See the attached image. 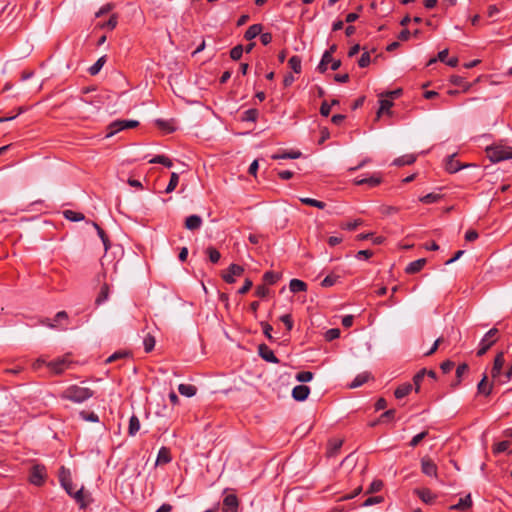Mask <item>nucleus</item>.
<instances>
[{
  "instance_id": "nucleus-59",
  "label": "nucleus",
  "mask_w": 512,
  "mask_h": 512,
  "mask_svg": "<svg viewBox=\"0 0 512 512\" xmlns=\"http://www.w3.org/2000/svg\"><path fill=\"white\" fill-rule=\"evenodd\" d=\"M382 500H383V498L381 496H372V497L367 498L363 502L362 506H364V507L372 506L374 504H378V503L382 502Z\"/></svg>"
},
{
  "instance_id": "nucleus-20",
  "label": "nucleus",
  "mask_w": 512,
  "mask_h": 512,
  "mask_svg": "<svg viewBox=\"0 0 512 512\" xmlns=\"http://www.w3.org/2000/svg\"><path fill=\"white\" fill-rule=\"evenodd\" d=\"M262 32L261 24H253L251 25L245 32L244 37L246 40H252L256 38Z\"/></svg>"
},
{
  "instance_id": "nucleus-61",
  "label": "nucleus",
  "mask_w": 512,
  "mask_h": 512,
  "mask_svg": "<svg viewBox=\"0 0 512 512\" xmlns=\"http://www.w3.org/2000/svg\"><path fill=\"white\" fill-rule=\"evenodd\" d=\"M383 487V483L382 481L380 480H374L371 484H370V487L368 489V493H374V492H378L382 489Z\"/></svg>"
},
{
  "instance_id": "nucleus-64",
  "label": "nucleus",
  "mask_w": 512,
  "mask_h": 512,
  "mask_svg": "<svg viewBox=\"0 0 512 512\" xmlns=\"http://www.w3.org/2000/svg\"><path fill=\"white\" fill-rule=\"evenodd\" d=\"M440 368L443 373H449L454 368V362L446 360L440 365Z\"/></svg>"
},
{
  "instance_id": "nucleus-10",
  "label": "nucleus",
  "mask_w": 512,
  "mask_h": 512,
  "mask_svg": "<svg viewBox=\"0 0 512 512\" xmlns=\"http://www.w3.org/2000/svg\"><path fill=\"white\" fill-rule=\"evenodd\" d=\"M258 353L260 357L267 362L274 364H278L280 362L279 359L274 355V352L266 344H260L258 346Z\"/></svg>"
},
{
  "instance_id": "nucleus-13",
  "label": "nucleus",
  "mask_w": 512,
  "mask_h": 512,
  "mask_svg": "<svg viewBox=\"0 0 512 512\" xmlns=\"http://www.w3.org/2000/svg\"><path fill=\"white\" fill-rule=\"evenodd\" d=\"M203 221L202 218L198 215H190L185 219V228L191 231L198 230Z\"/></svg>"
},
{
  "instance_id": "nucleus-56",
  "label": "nucleus",
  "mask_w": 512,
  "mask_h": 512,
  "mask_svg": "<svg viewBox=\"0 0 512 512\" xmlns=\"http://www.w3.org/2000/svg\"><path fill=\"white\" fill-rule=\"evenodd\" d=\"M360 224H361V220L357 219V220H354V221H351V222L342 223L340 225V227L342 229L352 231V230H355Z\"/></svg>"
},
{
  "instance_id": "nucleus-5",
  "label": "nucleus",
  "mask_w": 512,
  "mask_h": 512,
  "mask_svg": "<svg viewBox=\"0 0 512 512\" xmlns=\"http://www.w3.org/2000/svg\"><path fill=\"white\" fill-rule=\"evenodd\" d=\"M139 125V122L136 120H116L109 125L110 133L109 136L122 131L124 129L135 128Z\"/></svg>"
},
{
  "instance_id": "nucleus-23",
  "label": "nucleus",
  "mask_w": 512,
  "mask_h": 512,
  "mask_svg": "<svg viewBox=\"0 0 512 512\" xmlns=\"http://www.w3.org/2000/svg\"><path fill=\"white\" fill-rule=\"evenodd\" d=\"M380 107L377 111V116L380 117L382 114L390 113V108L393 106V102L391 99L382 98L379 100Z\"/></svg>"
},
{
  "instance_id": "nucleus-51",
  "label": "nucleus",
  "mask_w": 512,
  "mask_h": 512,
  "mask_svg": "<svg viewBox=\"0 0 512 512\" xmlns=\"http://www.w3.org/2000/svg\"><path fill=\"white\" fill-rule=\"evenodd\" d=\"M244 52V48L242 45H236L233 47L230 51V57L231 59L237 61L242 57V54Z\"/></svg>"
},
{
  "instance_id": "nucleus-7",
  "label": "nucleus",
  "mask_w": 512,
  "mask_h": 512,
  "mask_svg": "<svg viewBox=\"0 0 512 512\" xmlns=\"http://www.w3.org/2000/svg\"><path fill=\"white\" fill-rule=\"evenodd\" d=\"M244 272L242 266L237 264H231L227 271L222 274V277L225 282L231 284L235 282L236 277H240Z\"/></svg>"
},
{
  "instance_id": "nucleus-49",
  "label": "nucleus",
  "mask_w": 512,
  "mask_h": 512,
  "mask_svg": "<svg viewBox=\"0 0 512 512\" xmlns=\"http://www.w3.org/2000/svg\"><path fill=\"white\" fill-rule=\"evenodd\" d=\"M425 376H426V369H422L419 372H417L415 374V376L413 377V382H414L417 392L419 391L421 382L423 381Z\"/></svg>"
},
{
  "instance_id": "nucleus-9",
  "label": "nucleus",
  "mask_w": 512,
  "mask_h": 512,
  "mask_svg": "<svg viewBox=\"0 0 512 512\" xmlns=\"http://www.w3.org/2000/svg\"><path fill=\"white\" fill-rule=\"evenodd\" d=\"M505 364L504 352H499L494 358L493 366L491 369V376L497 379L501 376L502 369Z\"/></svg>"
},
{
  "instance_id": "nucleus-40",
  "label": "nucleus",
  "mask_w": 512,
  "mask_h": 512,
  "mask_svg": "<svg viewBox=\"0 0 512 512\" xmlns=\"http://www.w3.org/2000/svg\"><path fill=\"white\" fill-rule=\"evenodd\" d=\"M155 338L151 334H147L143 339V345L145 352H151L155 347Z\"/></svg>"
},
{
  "instance_id": "nucleus-15",
  "label": "nucleus",
  "mask_w": 512,
  "mask_h": 512,
  "mask_svg": "<svg viewBox=\"0 0 512 512\" xmlns=\"http://www.w3.org/2000/svg\"><path fill=\"white\" fill-rule=\"evenodd\" d=\"M426 264V259L424 258H420V259H417L415 261H412L410 262L406 268H405V272L407 274H414V273H417L419 272L420 270L423 269V267L425 266Z\"/></svg>"
},
{
  "instance_id": "nucleus-46",
  "label": "nucleus",
  "mask_w": 512,
  "mask_h": 512,
  "mask_svg": "<svg viewBox=\"0 0 512 512\" xmlns=\"http://www.w3.org/2000/svg\"><path fill=\"white\" fill-rule=\"evenodd\" d=\"M510 447L509 441H501L493 446V453L494 454H500L507 452Z\"/></svg>"
},
{
  "instance_id": "nucleus-2",
  "label": "nucleus",
  "mask_w": 512,
  "mask_h": 512,
  "mask_svg": "<svg viewBox=\"0 0 512 512\" xmlns=\"http://www.w3.org/2000/svg\"><path fill=\"white\" fill-rule=\"evenodd\" d=\"M487 155L492 162L512 159V147L495 145L487 149Z\"/></svg>"
},
{
  "instance_id": "nucleus-6",
  "label": "nucleus",
  "mask_w": 512,
  "mask_h": 512,
  "mask_svg": "<svg viewBox=\"0 0 512 512\" xmlns=\"http://www.w3.org/2000/svg\"><path fill=\"white\" fill-rule=\"evenodd\" d=\"M71 364V361L67 356L61 357L55 360L48 362L47 367L54 372L55 374H60L64 370H66Z\"/></svg>"
},
{
  "instance_id": "nucleus-37",
  "label": "nucleus",
  "mask_w": 512,
  "mask_h": 512,
  "mask_svg": "<svg viewBox=\"0 0 512 512\" xmlns=\"http://www.w3.org/2000/svg\"><path fill=\"white\" fill-rule=\"evenodd\" d=\"M106 62V59H105V56L103 57H100L89 69V73L90 75H96L100 72V70L102 69L103 65L105 64Z\"/></svg>"
},
{
  "instance_id": "nucleus-4",
  "label": "nucleus",
  "mask_w": 512,
  "mask_h": 512,
  "mask_svg": "<svg viewBox=\"0 0 512 512\" xmlns=\"http://www.w3.org/2000/svg\"><path fill=\"white\" fill-rule=\"evenodd\" d=\"M498 329L491 328L481 339L479 343V348L476 352L478 357H482L487 353V351L492 347V345L497 341Z\"/></svg>"
},
{
  "instance_id": "nucleus-41",
  "label": "nucleus",
  "mask_w": 512,
  "mask_h": 512,
  "mask_svg": "<svg viewBox=\"0 0 512 512\" xmlns=\"http://www.w3.org/2000/svg\"><path fill=\"white\" fill-rule=\"evenodd\" d=\"M441 198H442V196L440 194L428 193V194L420 197L419 200L425 204H432V203L438 202Z\"/></svg>"
},
{
  "instance_id": "nucleus-19",
  "label": "nucleus",
  "mask_w": 512,
  "mask_h": 512,
  "mask_svg": "<svg viewBox=\"0 0 512 512\" xmlns=\"http://www.w3.org/2000/svg\"><path fill=\"white\" fill-rule=\"evenodd\" d=\"M170 461H171V455H170L169 449L167 447H161L158 452V455H157L156 464L157 465L167 464Z\"/></svg>"
},
{
  "instance_id": "nucleus-32",
  "label": "nucleus",
  "mask_w": 512,
  "mask_h": 512,
  "mask_svg": "<svg viewBox=\"0 0 512 512\" xmlns=\"http://www.w3.org/2000/svg\"><path fill=\"white\" fill-rule=\"evenodd\" d=\"M205 252L208 255L209 260L214 264L218 263L221 258L220 252L213 246L207 247Z\"/></svg>"
},
{
  "instance_id": "nucleus-17",
  "label": "nucleus",
  "mask_w": 512,
  "mask_h": 512,
  "mask_svg": "<svg viewBox=\"0 0 512 512\" xmlns=\"http://www.w3.org/2000/svg\"><path fill=\"white\" fill-rule=\"evenodd\" d=\"M472 505V500L470 495H466L463 498H460L458 503L452 505L450 507L451 510H458V511H464L468 508H470Z\"/></svg>"
},
{
  "instance_id": "nucleus-25",
  "label": "nucleus",
  "mask_w": 512,
  "mask_h": 512,
  "mask_svg": "<svg viewBox=\"0 0 512 512\" xmlns=\"http://www.w3.org/2000/svg\"><path fill=\"white\" fill-rule=\"evenodd\" d=\"M369 378H370V373L369 372H363V373L358 374L355 377V379L351 382L350 388L360 387L361 385L366 383Z\"/></svg>"
},
{
  "instance_id": "nucleus-33",
  "label": "nucleus",
  "mask_w": 512,
  "mask_h": 512,
  "mask_svg": "<svg viewBox=\"0 0 512 512\" xmlns=\"http://www.w3.org/2000/svg\"><path fill=\"white\" fill-rule=\"evenodd\" d=\"M149 162L153 164H162L168 168L173 165L172 161L165 155H156Z\"/></svg>"
},
{
  "instance_id": "nucleus-3",
  "label": "nucleus",
  "mask_w": 512,
  "mask_h": 512,
  "mask_svg": "<svg viewBox=\"0 0 512 512\" xmlns=\"http://www.w3.org/2000/svg\"><path fill=\"white\" fill-rule=\"evenodd\" d=\"M48 475L46 467L42 464H34L30 468L28 481L30 484L40 487L46 482Z\"/></svg>"
},
{
  "instance_id": "nucleus-31",
  "label": "nucleus",
  "mask_w": 512,
  "mask_h": 512,
  "mask_svg": "<svg viewBox=\"0 0 512 512\" xmlns=\"http://www.w3.org/2000/svg\"><path fill=\"white\" fill-rule=\"evenodd\" d=\"M289 67L297 74L301 72L302 61L301 58L297 55L292 56L288 61Z\"/></svg>"
},
{
  "instance_id": "nucleus-50",
  "label": "nucleus",
  "mask_w": 512,
  "mask_h": 512,
  "mask_svg": "<svg viewBox=\"0 0 512 512\" xmlns=\"http://www.w3.org/2000/svg\"><path fill=\"white\" fill-rule=\"evenodd\" d=\"M130 357V353L127 352V351H117L115 353H113L111 356H109L106 360L107 363H110V362H114L118 359H122V358H128Z\"/></svg>"
},
{
  "instance_id": "nucleus-27",
  "label": "nucleus",
  "mask_w": 512,
  "mask_h": 512,
  "mask_svg": "<svg viewBox=\"0 0 512 512\" xmlns=\"http://www.w3.org/2000/svg\"><path fill=\"white\" fill-rule=\"evenodd\" d=\"M109 286L108 284H103L100 288V291H99V294L95 300V303L97 305H101L102 303H104L105 301L108 300L109 298Z\"/></svg>"
},
{
  "instance_id": "nucleus-22",
  "label": "nucleus",
  "mask_w": 512,
  "mask_h": 512,
  "mask_svg": "<svg viewBox=\"0 0 512 512\" xmlns=\"http://www.w3.org/2000/svg\"><path fill=\"white\" fill-rule=\"evenodd\" d=\"M417 494L419 498L427 504H432L436 498V495L433 494L432 491L429 489L418 490Z\"/></svg>"
},
{
  "instance_id": "nucleus-44",
  "label": "nucleus",
  "mask_w": 512,
  "mask_h": 512,
  "mask_svg": "<svg viewBox=\"0 0 512 512\" xmlns=\"http://www.w3.org/2000/svg\"><path fill=\"white\" fill-rule=\"evenodd\" d=\"M301 156L300 151L285 152L282 154H275L272 156L273 159H297Z\"/></svg>"
},
{
  "instance_id": "nucleus-57",
  "label": "nucleus",
  "mask_w": 512,
  "mask_h": 512,
  "mask_svg": "<svg viewBox=\"0 0 512 512\" xmlns=\"http://www.w3.org/2000/svg\"><path fill=\"white\" fill-rule=\"evenodd\" d=\"M113 5L111 3H107L105 5H103L96 13H95V17L96 18H100L101 16L105 15V14H108L112 9H113Z\"/></svg>"
},
{
  "instance_id": "nucleus-55",
  "label": "nucleus",
  "mask_w": 512,
  "mask_h": 512,
  "mask_svg": "<svg viewBox=\"0 0 512 512\" xmlns=\"http://www.w3.org/2000/svg\"><path fill=\"white\" fill-rule=\"evenodd\" d=\"M427 434H428V432H427V431H423V432H421V433H419V434L415 435V436L411 439V441H410L409 445H410L411 447H416V446H417V445H418V444H419V443H420V442H421V441H422V440L427 436Z\"/></svg>"
},
{
  "instance_id": "nucleus-28",
  "label": "nucleus",
  "mask_w": 512,
  "mask_h": 512,
  "mask_svg": "<svg viewBox=\"0 0 512 512\" xmlns=\"http://www.w3.org/2000/svg\"><path fill=\"white\" fill-rule=\"evenodd\" d=\"M463 166L460 165V163L454 159V155L449 156L447 162H446V170L449 173H456L458 172Z\"/></svg>"
},
{
  "instance_id": "nucleus-8",
  "label": "nucleus",
  "mask_w": 512,
  "mask_h": 512,
  "mask_svg": "<svg viewBox=\"0 0 512 512\" xmlns=\"http://www.w3.org/2000/svg\"><path fill=\"white\" fill-rule=\"evenodd\" d=\"M239 500L235 494H228L223 499L222 512H237Z\"/></svg>"
},
{
  "instance_id": "nucleus-38",
  "label": "nucleus",
  "mask_w": 512,
  "mask_h": 512,
  "mask_svg": "<svg viewBox=\"0 0 512 512\" xmlns=\"http://www.w3.org/2000/svg\"><path fill=\"white\" fill-rule=\"evenodd\" d=\"M75 499V501L80 505V508L84 509L87 507V502L85 501V496L83 493V488L74 491L73 495H71Z\"/></svg>"
},
{
  "instance_id": "nucleus-47",
  "label": "nucleus",
  "mask_w": 512,
  "mask_h": 512,
  "mask_svg": "<svg viewBox=\"0 0 512 512\" xmlns=\"http://www.w3.org/2000/svg\"><path fill=\"white\" fill-rule=\"evenodd\" d=\"M295 378L298 382L306 383L313 379V373L310 371H301L296 374Z\"/></svg>"
},
{
  "instance_id": "nucleus-43",
  "label": "nucleus",
  "mask_w": 512,
  "mask_h": 512,
  "mask_svg": "<svg viewBox=\"0 0 512 512\" xmlns=\"http://www.w3.org/2000/svg\"><path fill=\"white\" fill-rule=\"evenodd\" d=\"M178 183H179V175L176 172H172L170 181L165 189V192L171 193L172 191H174L175 188L177 187Z\"/></svg>"
},
{
  "instance_id": "nucleus-54",
  "label": "nucleus",
  "mask_w": 512,
  "mask_h": 512,
  "mask_svg": "<svg viewBox=\"0 0 512 512\" xmlns=\"http://www.w3.org/2000/svg\"><path fill=\"white\" fill-rule=\"evenodd\" d=\"M279 319L286 326L288 331L293 329V320L290 314H284Z\"/></svg>"
},
{
  "instance_id": "nucleus-11",
  "label": "nucleus",
  "mask_w": 512,
  "mask_h": 512,
  "mask_svg": "<svg viewBox=\"0 0 512 512\" xmlns=\"http://www.w3.org/2000/svg\"><path fill=\"white\" fill-rule=\"evenodd\" d=\"M421 470L427 476L437 477V466L430 458H422Z\"/></svg>"
},
{
  "instance_id": "nucleus-39",
  "label": "nucleus",
  "mask_w": 512,
  "mask_h": 512,
  "mask_svg": "<svg viewBox=\"0 0 512 512\" xmlns=\"http://www.w3.org/2000/svg\"><path fill=\"white\" fill-rule=\"evenodd\" d=\"M280 279V275L273 271H267L263 275V280L266 284L273 285Z\"/></svg>"
},
{
  "instance_id": "nucleus-14",
  "label": "nucleus",
  "mask_w": 512,
  "mask_h": 512,
  "mask_svg": "<svg viewBox=\"0 0 512 512\" xmlns=\"http://www.w3.org/2000/svg\"><path fill=\"white\" fill-rule=\"evenodd\" d=\"M487 379H488L487 374L484 373L482 379L480 380V382L477 385L478 393L485 395V396H489L492 393V389H493V384L492 383L488 384Z\"/></svg>"
},
{
  "instance_id": "nucleus-21",
  "label": "nucleus",
  "mask_w": 512,
  "mask_h": 512,
  "mask_svg": "<svg viewBox=\"0 0 512 512\" xmlns=\"http://www.w3.org/2000/svg\"><path fill=\"white\" fill-rule=\"evenodd\" d=\"M178 391L182 396L192 397L196 394L197 388L191 384H180L178 386Z\"/></svg>"
},
{
  "instance_id": "nucleus-30",
  "label": "nucleus",
  "mask_w": 512,
  "mask_h": 512,
  "mask_svg": "<svg viewBox=\"0 0 512 512\" xmlns=\"http://www.w3.org/2000/svg\"><path fill=\"white\" fill-rule=\"evenodd\" d=\"M331 61H332V55H331V53L329 51H326L323 54L322 59H321L320 63L317 66V70L320 73H324L327 70V65L329 63H331Z\"/></svg>"
},
{
  "instance_id": "nucleus-63",
  "label": "nucleus",
  "mask_w": 512,
  "mask_h": 512,
  "mask_svg": "<svg viewBox=\"0 0 512 512\" xmlns=\"http://www.w3.org/2000/svg\"><path fill=\"white\" fill-rule=\"evenodd\" d=\"M261 326H262V329H263V333L264 335L270 340L272 341L273 340V337H272V326L269 324V323H266V322H263L261 323Z\"/></svg>"
},
{
  "instance_id": "nucleus-58",
  "label": "nucleus",
  "mask_w": 512,
  "mask_h": 512,
  "mask_svg": "<svg viewBox=\"0 0 512 512\" xmlns=\"http://www.w3.org/2000/svg\"><path fill=\"white\" fill-rule=\"evenodd\" d=\"M80 416L82 417V419H84L86 421H90V422H98L99 421L98 415L94 412L87 413L85 411H82L80 413Z\"/></svg>"
},
{
  "instance_id": "nucleus-42",
  "label": "nucleus",
  "mask_w": 512,
  "mask_h": 512,
  "mask_svg": "<svg viewBox=\"0 0 512 512\" xmlns=\"http://www.w3.org/2000/svg\"><path fill=\"white\" fill-rule=\"evenodd\" d=\"M60 482L65 491L71 496L74 493L73 484L70 478L61 475Z\"/></svg>"
},
{
  "instance_id": "nucleus-26",
  "label": "nucleus",
  "mask_w": 512,
  "mask_h": 512,
  "mask_svg": "<svg viewBox=\"0 0 512 512\" xmlns=\"http://www.w3.org/2000/svg\"><path fill=\"white\" fill-rule=\"evenodd\" d=\"M416 157L413 154L403 155L401 157L396 158L393 161V164L396 166H405L414 163Z\"/></svg>"
},
{
  "instance_id": "nucleus-36",
  "label": "nucleus",
  "mask_w": 512,
  "mask_h": 512,
  "mask_svg": "<svg viewBox=\"0 0 512 512\" xmlns=\"http://www.w3.org/2000/svg\"><path fill=\"white\" fill-rule=\"evenodd\" d=\"M259 112L257 109H248L243 113L242 120L247 122H255L258 118Z\"/></svg>"
},
{
  "instance_id": "nucleus-62",
  "label": "nucleus",
  "mask_w": 512,
  "mask_h": 512,
  "mask_svg": "<svg viewBox=\"0 0 512 512\" xmlns=\"http://www.w3.org/2000/svg\"><path fill=\"white\" fill-rule=\"evenodd\" d=\"M269 289L266 287V285H259L257 286L255 290V294L257 297L264 298L268 295Z\"/></svg>"
},
{
  "instance_id": "nucleus-29",
  "label": "nucleus",
  "mask_w": 512,
  "mask_h": 512,
  "mask_svg": "<svg viewBox=\"0 0 512 512\" xmlns=\"http://www.w3.org/2000/svg\"><path fill=\"white\" fill-rule=\"evenodd\" d=\"M140 429V421L137 416L133 415L129 419L128 433L130 436H135Z\"/></svg>"
},
{
  "instance_id": "nucleus-12",
  "label": "nucleus",
  "mask_w": 512,
  "mask_h": 512,
  "mask_svg": "<svg viewBox=\"0 0 512 512\" xmlns=\"http://www.w3.org/2000/svg\"><path fill=\"white\" fill-rule=\"evenodd\" d=\"M310 389L306 385H297L292 390V397L296 401H304L308 398Z\"/></svg>"
},
{
  "instance_id": "nucleus-35",
  "label": "nucleus",
  "mask_w": 512,
  "mask_h": 512,
  "mask_svg": "<svg viewBox=\"0 0 512 512\" xmlns=\"http://www.w3.org/2000/svg\"><path fill=\"white\" fill-rule=\"evenodd\" d=\"M300 201L303 204H306V205H309V206H313V207H316L318 209H324L325 206H326V204L324 202L316 200V199H313V198H308V197L300 198Z\"/></svg>"
},
{
  "instance_id": "nucleus-52",
  "label": "nucleus",
  "mask_w": 512,
  "mask_h": 512,
  "mask_svg": "<svg viewBox=\"0 0 512 512\" xmlns=\"http://www.w3.org/2000/svg\"><path fill=\"white\" fill-rule=\"evenodd\" d=\"M340 336V330L338 328H331L325 332V339L327 341H333Z\"/></svg>"
},
{
  "instance_id": "nucleus-1",
  "label": "nucleus",
  "mask_w": 512,
  "mask_h": 512,
  "mask_svg": "<svg viewBox=\"0 0 512 512\" xmlns=\"http://www.w3.org/2000/svg\"><path fill=\"white\" fill-rule=\"evenodd\" d=\"M93 396V391L87 387L71 385L65 389L61 395L63 399L70 400L75 403H82Z\"/></svg>"
},
{
  "instance_id": "nucleus-48",
  "label": "nucleus",
  "mask_w": 512,
  "mask_h": 512,
  "mask_svg": "<svg viewBox=\"0 0 512 512\" xmlns=\"http://www.w3.org/2000/svg\"><path fill=\"white\" fill-rule=\"evenodd\" d=\"M93 225H94L95 229L97 230V233L103 242L105 251H107L109 249V240H108L107 235L105 234L104 230L97 223H94Z\"/></svg>"
},
{
  "instance_id": "nucleus-24",
  "label": "nucleus",
  "mask_w": 512,
  "mask_h": 512,
  "mask_svg": "<svg viewBox=\"0 0 512 512\" xmlns=\"http://www.w3.org/2000/svg\"><path fill=\"white\" fill-rule=\"evenodd\" d=\"M412 390V385L409 383L402 384L398 386L394 392V395L397 399H402L407 396Z\"/></svg>"
},
{
  "instance_id": "nucleus-18",
  "label": "nucleus",
  "mask_w": 512,
  "mask_h": 512,
  "mask_svg": "<svg viewBox=\"0 0 512 512\" xmlns=\"http://www.w3.org/2000/svg\"><path fill=\"white\" fill-rule=\"evenodd\" d=\"M289 289L292 293L307 291V284L299 279H292L289 283Z\"/></svg>"
},
{
  "instance_id": "nucleus-16",
  "label": "nucleus",
  "mask_w": 512,
  "mask_h": 512,
  "mask_svg": "<svg viewBox=\"0 0 512 512\" xmlns=\"http://www.w3.org/2000/svg\"><path fill=\"white\" fill-rule=\"evenodd\" d=\"M118 23V17L116 14H112L107 21H98L95 25L99 29L113 30Z\"/></svg>"
},
{
  "instance_id": "nucleus-53",
  "label": "nucleus",
  "mask_w": 512,
  "mask_h": 512,
  "mask_svg": "<svg viewBox=\"0 0 512 512\" xmlns=\"http://www.w3.org/2000/svg\"><path fill=\"white\" fill-rule=\"evenodd\" d=\"M371 62V57H370V53L369 52H364L360 59L358 60V65L359 67L361 68H365L367 67Z\"/></svg>"
},
{
  "instance_id": "nucleus-45",
  "label": "nucleus",
  "mask_w": 512,
  "mask_h": 512,
  "mask_svg": "<svg viewBox=\"0 0 512 512\" xmlns=\"http://www.w3.org/2000/svg\"><path fill=\"white\" fill-rule=\"evenodd\" d=\"M339 276L336 274L327 275L321 282V286L324 288L331 287L337 283Z\"/></svg>"
},
{
  "instance_id": "nucleus-34",
  "label": "nucleus",
  "mask_w": 512,
  "mask_h": 512,
  "mask_svg": "<svg viewBox=\"0 0 512 512\" xmlns=\"http://www.w3.org/2000/svg\"><path fill=\"white\" fill-rule=\"evenodd\" d=\"M64 217L73 222L82 221L85 218L82 213L73 210L64 211Z\"/></svg>"
},
{
  "instance_id": "nucleus-60",
  "label": "nucleus",
  "mask_w": 512,
  "mask_h": 512,
  "mask_svg": "<svg viewBox=\"0 0 512 512\" xmlns=\"http://www.w3.org/2000/svg\"><path fill=\"white\" fill-rule=\"evenodd\" d=\"M467 371H468V365L466 363H462V364L458 365V367L456 368V377L458 379V383L461 382V378H462L463 374H465Z\"/></svg>"
}]
</instances>
